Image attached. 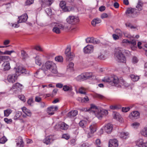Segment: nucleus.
I'll return each instance as SVG.
<instances>
[{"mask_svg": "<svg viewBox=\"0 0 147 147\" xmlns=\"http://www.w3.org/2000/svg\"><path fill=\"white\" fill-rule=\"evenodd\" d=\"M130 76L131 79L134 81H137L139 79L138 76L133 74L131 75Z\"/></svg>", "mask_w": 147, "mask_h": 147, "instance_id": "4c0bfd02", "label": "nucleus"}, {"mask_svg": "<svg viewBox=\"0 0 147 147\" xmlns=\"http://www.w3.org/2000/svg\"><path fill=\"white\" fill-rule=\"evenodd\" d=\"M128 43L131 45V47L132 50H135L136 49V46L135 40L133 39L130 41H129Z\"/></svg>", "mask_w": 147, "mask_h": 147, "instance_id": "4be33fe9", "label": "nucleus"}, {"mask_svg": "<svg viewBox=\"0 0 147 147\" xmlns=\"http://www.w3.org/2000/svg\"><path fill=\"white\" fill-rule=\"evenodd\" d=\"M86 124V122L84 120L81 121L79 123V125L80 126L84 127L85 126Z\"/></svg>", "mask_w": 147, "mask_h": 147, "instance_id": "de8ad7c7", "label": "nucleus"}, {"mask_svg": "<svg viewBox=\"0 0 147 147\" xmlns=\"http://www.w3.org/2000/svg\"><path fill=\"white\" fill-rule=\"evenodd\" d=\"M78 112L77 110L71 111L69 112L67 114V116L68 117H71L76 116L78 114Z\"/></svg>", "mask_w": 147, "mask_h": 147, "instance_id": "a878e982", "label": "nucleus"}, {"mask_svg": "<svg viewBox=\"0 0 147 147\" xmlns=\"http://www.w3.org/2000/svg\"><path fill=\"white\" fill-rule=\"evenodd\" d=\"M100 43V41L98 39L93 37V42L92 43L96 44H98Z\"/></svg>", "mask_w": 147, "mask_h": 147, "instance_id": "603ef678", "label": "nucleus"}, {"mask_svg": "<svg viewBox=\"0 0 147 147\" xmlns=\"http://www.w3.org/2000/svg\"><path fill=\"white\" fill-rule=\"evenodd\" d=\"M139 12L137 9L131 7L127 8L126 11V16L130 18H135L139 14Z\"/></svg>", "mask_w": 147, "mask_h": 147, "instance_id": "39448f33", "label": "nucleus"}, {"mask_svg": "<svg viewBox=\"0 0 147 147\" xmlns=\"http://www.w3.org/2000/svg\"><path fill=\"white\" fill-rule=\"evenodd\" d=\"M93 76L91 73H85L78 76L76 78L77 80L79 81L82 80H86L92 78Z\"/></svg>", "mask_w": 147, "mask_h": 147, "instance_id": "6e6552de", "label": "nucleus"}, {"mask_svg": "<svg viewBox=\"0 0 147 147\" xmlns=\"http://www.w3.org/2000/svg\"><path fill=\"white\" fill-rule=\"evenodd\" d=\"M118 146L117 140L116 139L110 140L109 142V147H117Z\"/></svg>", "mask_w": 147, "mask_h": 147, "instance_id": "f8f14e48", "label": "nucleus"}, {"mask_svg": "<svg viewBox=\"0 0 147 147\" xmlns=\"http://www.w3.org/2000/svg\"><path fill=\"white\" fill-rule=\"evenodd\" d=\"M18 77L16 73L10 74L8 76L7 80L9 82L13 83L17 80Z\"/></svg>", "mask_w": 147, "mask_h": 147, "instance_id": "9d476101", "label": "nucleus"}, {"mask_svg": "<svg viewBox=\"0 0 147 147\" xmlns=\"http://www.w3.org/2000/svg\"><path fill=\"white\" fill-rule=\"evenodd\" d=\"M90 132L94 133L96 131V126L95 124H93L90 125L89 127Z\"/></svg>", "mask_w": 147, "mask_h": 147, "instance_id": "c756f323", "label": "nucleus"}, {"mask_svg": "<svg viewBox=\"0 0 147 147\" xmlns=\"http://www.w3.org/2000/svg\"><path fill=\"white\" fill-rule=\"evenodd\" d=\"M136 144L139 147H146L147 144L143 142V140L142 139H138L136 142Z\"/></svg>", "mask_w": 147, "mask_h": 147, "instance_id": "a211bd4d", "label": "nucleus"}, {"mask_svg": "<svg viewBox=\"0 0 147 147\" xmlns=\"http://www.w3.org/2000/svg\"><path fill=\"white\" fill-rule=\"evenodd\" d=\"M7 58L8 57L7 56H0V60L1 61L7 59Z\"/></svg>", "mask_w": 147, "mask_h": 147, "instance_id": "0e129e2a", "label": "nucleus"}, {"mask_svg": "<svg viewBox=\"0 0 147 147\" xmlns=\"http://www.w3.org/2000/svg\"><path fill=\"white\" fill-rule=\"evenodd\" d=\"M63 90L65 92L71 91L72 90V87L67 85H64L63 87Z\"/></svg>", "mask_w": 147, "mask_h": 147, "instance_id": "c85d7f7f", "label": "nucleus"}, {"mask_svg": "<svg viewBox=\"0 0 147 147\" xmlns=\"http://www.w3.org/2000/svg\"><path fill=\"white\" fill-rule=\"evenodd\" d=\"M113 129V125L110 123H108L104 127V130L107 133H110Z\"/></svg>", "mask_w": 147, "mask_h": 147, "instance_id": "dca6fc26", "label": "nucleus"}, {"mask_svg": "<svg viewBox=\"0 0 147 147\" xmlns=\"http://www.w3.org/2000/svg\"><path fill=\"white\" fill-rule=\"evenodd\" d=\"M113 117L114 119L119 120L120 119L121 116L118 113H116L113 114Z\"/></svg>", "mask_w": 147, "mask_h": 147, "instance_id": "58836bf2", "label": "nucleus"}, {"mask_svg": "<svg viewBox=\"0 0 147 147\" xmlns=\"http://www.w3.org/2000/svg\"><path fill=\"white\" fill-rule=\"evenodd\" d=\"M66 21L68 23L74 25L79 22V20L76 16L70 15L66 18Z\"/></svg>", "mask_w": 147, "mask_h": 147, "instance_id": "423d86ee", "label": "nucleus"}, {"mask_svg": "<svg viewBox=\"0 0 147 147\" xmlns=\"http://www.w3.org/2000/svg\"><path fill=\"white\" fill-rule=\"evenodd\" d=\"M54 1V0H47V4L49 5H51L52 3Z\"/></svg>", "mask_w": 147, "mask_h": 147, "instance_id": "774afa93", "label": "nucleus"}, {"mask_svg": "<svg viewBox=\"0 0 147 147\" xmlns=\"http://www.w3.org/2000/svg\"><path fill=\"white\" fill-rule=\"evenodd\" d=\"M68 127V126L65 123H62L60 125V127L61 129L65 130L67 129Z\"/></svg>", "mask_w": 147, "mask_h": 147, "instance_id": "72a5a7b5", "label": "nucleus"}, {"mask_svg": "<svg viewBox=\"0 0 147 147\" xmlns=\"http://www.w3.org/2000/svg\"><path fill=\"white\" fill-rule=\"evenodd\" d=\"M54 25V27L53 28L52 31L53 32L57 34L60 33L61 29H63L64 26L62 24L57 23H53Z\"/></svg>", "mask_w": 147, "mask_h": 147, "instance_id": "0eeeda50", "label": "nucleus"}, {"mask_svg": "<svg viewBox=\"0 0 147 147\" xmlns=\"http://www.w3.org/2000/svg\"><path fill=\"white\" fill-rule=\"evenodd\" d=\"M2 69L4 71L9 70L10 68V64L9 62L6 61L4 62L2 65Z\"/></svg>", "mask_w": 147, "mask_h": 147, "instance_id": "2eb2a0df", "label": "nucleus"}, {"mask_svg": "<svg viewBox=\"0 0 147 147\" xmlns=\"http://www.w3.org/2000/svg\"><path fill=\"white\" fill-rule=\"evenodd\" d=\"M143 3L142 2L141 0H139L137 5L136 6V7L138 9V11H141L142 9Z\"/></svg>", "mask_w": 147, "mask_h": 147, "instance_id": "7c9ffc66", "label": "nucleus"}, {"mask_svg": "<svg viewBox=\"0 0 147 147\" xmlns=\"http://www.w3.org/2000/svg\"><path fill=\"white\" fill-rule=\"evenodd\" d=\"M15 69H16V73H24L25 74H26V69L24 67H23L22 66H20L16 67H15Z\"/></svg>", "mask_w": 147, "mask_h": 147, "instance_id": "4468645a", "label": "nucleus"}, {"mask_svg": "<svg viewBox=\"0 0 147 147\" xmlns=\"http://www.w3.org/2000/svg\"><path fill=\"white\" fill-rule=\"evenodd\" d=\"M93 37H89L86 39V41L87 43H92L93 42Z\"/></svg>", "mask_w": 147, "mask_h": 147, "instance_id": "09e8293b", "label": "nucleus"}, {"mask_svg": "<svg viewBox=\"0 0 147 147\" xmlns=\"http://www.w3.org/2000/svg\"><path fill=\"white\" fill-rule=\"evenodd\" d=\"M125 81L123 79H120L119 80V82L118 84L120 86H123L124 85V83Z\"/></svg>", "mask_w": 147, "mask_h": 147, "instance_id": "bf43d9fd", "label": "nucleus"}, {"mask_svg": "<svg viewBox=\"0 0 147 147\" xmlns=\"http://www.w3.org/2000/svg\"><path fill=\"white\" fill-rule=\"evenodd\" d=\"M130 108L129 107H123L122 109V111L123 112H126L129 111Z\"/></svg>", "mask_w": 147, "mask_h": 147, "instance_id": "e2e57ef3", "label": "nucleus"}, {"mask_svg": "<svg viewBox=\"0 0 147 147\" xmlns=\"http://www.w3.org/2000/svg\"><path fill=\"white\" fill-rule=\"evenodd\" d=\"M102 81L105 82H111V77H104L102 80Z\"/></svg>", "mask_w": 147, "mask_h": 147, "instance_id": "c9c22d12", "label": "nucleus"}, {"mask_svg": "<svg viewBox=\"0 0 147 147\" xmlns=\"http://www.w3.org/2000/svg\"><path fill=\"white\" fill-rule=\"evenodd\" d=\"M12 112L10 109H8L4 111V115L5 116L8 117Z\"/></svg>", "mask_w": 147, "mask_h": 147, "instance_id": "e433bc0d", "label": "nucleus"}, {"mask_svg": "<svg viewBox=\"0 0 147 147\" xmlns=\"http://www.w3.org/2000/svg\"><path fill=\"white\" fill-rule=\"evenodd\" d=\"M79 92L81 94H84L85 95L86 94V92H85V89L83 87L80 88L79 89Z\"/></svg>", "mask_w": 147, "mask_h": 147, "instance_id": "49530a36", "label": "nucleus"}, {"mask_svg": "<svg viewBox=\"0 0 147 147\" xmlns=\"http://www.w3.org/2000/svg\"><path fill=\"white\" fill-rule=\"evenodd\" d=\"M115 57L118 61L123 63L125 61L126 58L123 54H128L129 52L128 51L125 50L121 48H117L115 49Z\"/></svg>", "mask_w": 147, "mask_h": 147, "instance_id": "7ed1b4c3", "label": "nucleus"}, {"mask_svg": "<svg viewBox=\"0 0 147 147\" xmlns=\"http://www.w3.org/2000/svg\"><path fill=\"white\" fill-rule=\"evenodd\" d=\"M41 69L43 70L46 69L49 70L50 72L53 74H56L58 73L56 65L51 61H47L45 64L42 66Z\"/></svg>", "mask_w": 147, "mask_h": 147, "instance_id": "20e7f679", "label": "nucleus"}, {"mask_svg": "<svg viewBox=\"0 0 147 147\" xmlns=\"http://www.w3.org/2000/svg\"><path fill=\"white\" fill-rule=\"evenodd\" d=\"M111 84L113 85H116L118 84L119 82V80L118 77L115 76H114L111 77Z\"/></svg>", "mask_w": 147, "mask_h": 147, "instance_id": "412c9836", "label": "nucleus"}, {"mask_svg": "<svg viewBox=\"0 0 147 147\" xmlns=\"http://www.w3.org/2000/svg\"><path fill=\"white\" fill-rule=\"evenodd\" d=\"M74 64L72 62H70L67 66V69L70 70L73 69Z\"/></svg>", "mask_w": 147, "mask_h": 147, "instance_id": "37998d69", "label": "nucleus"}, {"mask_svg": "<svg viewBox=\"0 0 147 147\" xmlns=\"http://www.w3.org/2000/svg\"><path fill=\"white\" fill-rule=\"evenodd\" d=\"M82 111H89L90 113H94L99 119H101L103 115H106L108 113L107 111L100 108H98L94 104H91L89 109H87L84 108L81 109Z\"/></svg>", "mask_w": 147, "mask_h": 147, "instance_id": "f257e3e1", "label": "nucleus"}, {"mask_svg": "<svg viewBox=\"0 0 147 147\" xmlns=\"http://www.w3.org/2000/svg\"><path fill=\"white\" fill-rule=\"evenodd\" d=\"M28 18L27 15L26 13H24L21 16L18 17L19 20L18 21V23L25 22Z\"/></svg>", "mask_w": 147, "mask_h": 147, "instance_id": "ddd939ff", "label": "nucleus"}, {"mask_svg": "<svg viewBox=\"0 0 147 147\" xmlns=\"http://www.w3.org/2000/svg\"><path fill=\"white\" fill-rule=\"evenodd\" d=\"M14 52V51H5L2 54H6V55H10L12 53H13Z\"/></svg>", "mask_w": 147, "mask_h": 147, "instance_id": "4d7b16f0", "label": "nucleus"}, {"mask_svg": "<svg viewBox=\"0 0 147 147\" xmlns=\"http://www.w3.org/2000/svg\"><path fill=\"white\" fill-rule=\"evenodd\" d=\"M22 115V113L21 112L18 111L16 113L15 116L14 117L13 119L14 120H17Z\"/></svg>", "mask_w": 147, "mask_h": 147, "instance_id": "79ce46f5", "label": "nucleus"}, {"mask_svg": "<svg viewBox=\"0 0 147 147\" xmlns=\"http://www.w3.org/2000/svg\"><path fill=\"white\" fill-rule=\"evenodd\" d=\"M60 6L63 11H64V9L66 7L65 2L63 1H61L60 3Z\"/></svg>", "mask_w": 147, "mask_h": 147, "instance_id": "f704fd0d", "label": "nucleus"}, {"mask_svg": "<svg viewBox=\"0 0 147 147\" xmlns=\"http://www.w3.org/2000/svg\"><path fill=\"white\" fill-rule=\"evenodd\" d=\"M94 51V46L91 45H87L83 49V51L85 53L90 54L92 53Z\"/></svg>", "mask_w": 147, "mask_h": 147, "instance_id": "9b49d317", "label": "nucleus"}, {"mask_svg": "<svg viewBox=\"0 0 147 147\" xmlns=\"http://www.w3.org/2000/svg\"><path fill=\"white\" fill-rule=\"evenodd\" d=\"M139 113L138 111H134L130 114L129 117L132 119H136L139 117Z\"/></svg>", "mask_w": 147, "mask_h": 147, "instance_id": "aec40b11", "label": "nucleus"}, {"mask_svg": "<svg viewBox=\"0 0 147 147\" xmlns=\"http://www.w3.org/2000/svg\"><path fill=\"white\" fill-rule=\"evenodd\" d=\"M147 128H145L144 129H143L141 131L142 135L145 137H147Z\"/></svg>", "mask_w": 147, "mask_h": 147, "instance_id": "c03bdc74", "label": "nucleus"}, {"mask_svg": "<svg viewBox=\"0 0 147 147\" xmlns=\"http://www.w3.org/2000/svg\"><path fill=\"white\" fill-rule=\"evenodd\" d=\"M95 96L96 97L100 99H102L104 98V96L103 95L98 94H96Z\"/></svg>", "mask_w": 147, "mask_h": 147, "instance_id": "052dcab7", "label": "nucleus"}, {"mask_svg": "<svg viewBox=\"0 0 147 147\" xmlns=\"http://www.w3.org/2000/svg\"><path fill=\"white\" fill-rule=\"evenodd\" d=\"M22 110L23 112L25 113L26 115L29 117H30L32 115V113L30 111L27 109L26 107H24L22 108Z\"/></svg>", "mask_w": 147, "mask_h": 147, "instance_id": "5701e85b", "label": "nucleus"}, {"mask_svg": "<svg viewBox=\"0 0 147 147\" xmlns=\"http://www.w3.org/2000/svg\"><path fill=\"white\" fill-rule=\"evenodd\" d=\"M112 36L114 40H115L119 39V37H120L116 34H113Z\"/></svg>", "mask_w": 147, "mask_h": 147, "instance_id": "680f3d73", "label": "nucleus"}, {"mask_svg": "<svg viewBox=\"0 0 147 147\" xmlns=\"http://www.w3.org/2000/svg\"><path fill=\"white\" fill-rule=\"evenodd\" d=\"M71 48L70 47H68L66 49L65 54L66 55V59L68 61H71L73 59L74 55L73 54L71 53L70 51Z\"/></svg>", "mask_w": 147, "mask_h": 147, "instance_id": "1a4fd4ad", "label": "nucleus"}, {"mask_svg": "<svg viewBox=\"0 0 147 147\" xmlns=\"http://www.w3.org/2000/svg\"><path fill=\"white\" fill-rule=\"evenodd\" d=\"M120 137L123 139H126L129 137V134L127 132H122L120 135Z\"/></svg>", "mask_w": 147, "mask_h": 147, "instance_id": "393cba45", "label": "nucleus"}, {"mask_svg": "<svg viewBox=\"0 0 147 147\" xmlns=\"http://www.w3.org/2000/svg\"><path fill=\"white\" fill-rule=\"evenodd\" d=\"M16 146L17 147H23L24 142L22 138L21 137H19L16 140Z\"/></svg>", "mask_w": 147, "mask_h": 147, "instance_id": "6ab92c4d", "label": "nucleus"}, {"mask_svg": "<svg viewBox=\"0 0 147 147\" xmlns=\"http://www.w3.org/2000/svg\"><path fill=\"white\" fill-rule=\"evenodd\" d=\"M7 140V139L5 136H3L2 138L0 139V143L1 144H4Z\"/></svg>", "mask_w": 147, "mask_h": 147, "instance_id": "8fccbe9b", "label": "nucleus"}, {"mask_svg": "<svg viewBox=\"0 0 147 147\" xmlns=\"http://www.w3.org/2000/svg\"><path fill=\"white\" fill-rule=\"evenodd\" d=\"M101 20L100 19L96 18L93 19L91 22V24L94 26H95L97 24L100 23Z\"/></svg>", "mask_w": 147, "mask_h": 147, "instance_id": "b1692460", "label": "nucleus"}, {"mask_svg": "<svg viewBox=\"0 0 147 147\" xmlns=\"http://www.w3.org/2000/svg\"><path fill=\"white\" fill-rule=\"evenodd\" d=\"M74 9V8L72 7H66L64 9V11L65 12H69L72 11Z\"/></svg>", "mask_w": 147, "mask_h": 147, "instance_id": "a18cd8bd", "label": "nucleus"}, {"mask_svg": "<svg viewBox=\"0 0 147 147\" xmlns=\"http://www.w3.org/2000/svg\"><path fill=\"white\" fill-rule=\"evenodd\" d=\"M115 34L121 37L122 36V32L119 29H116L115 31Z\"/></svg>", "mask_w": 147, "mask_h": 147, "instance_id": "ea45409f", "label": "nucleus"}, {"mask_svg": "<svg viewBox=\"0 0 147 147\" xmlns=\"http://www.w3.org/2000/svg\"><path fill=\"white\" fill-rule=\"evenodd\" d=\"M21 55L23 58H25L27 56V55L26 52L24 50H22L21 51Z\"/></svg>", "mask_w": 147, "mask_h": 147, "instance_id": "864d4df0", "label": "nucleus"}, {"mask_svg": "<svg viewBox=\"0 0 147 147\" xmlns=\"http://www.w3.org/2000/svg\"><path fill=\"white\" fill-rule=\"evenodd\" d=\"M62 138L66 140H68L69 138V136L67 134H64L63 135Z\"/></svg>", "mask_w": 147, "mask_h": 147, "instance_id": "338daca9", "label": "nucleus"}, {"mask_svg": "<svg viewBox=\"0 0 147 147\" xmlns=\"http://www.w3.org/2000/svg\"><path fill=\"white\" fill-rule=\"evenodd\" d=\"M51 137V136H49L46 137L43 141V143L46 144H50Z\"/></svg>", "mask_w": 147, "mask_h": 147, "instance_id": "cd10ccee", "label": "nucleus"}, {"mask_svg": "<svg viewBox=\"0 0 147 147\" xmlns=\"http://www.w3.org/2000/svg\"><path fill=\"white\" fill-rule=\"evenodd\" d=\"M43 76L42 73L40 69L38 70L35 74L34 76L36 78H40L42 77Z\"/></svg>", "mask_w": 147, "mask_h": 147, "instance_id": "bb28decb", "label": "nucleus"}, {"mask_svg": "<svg viewBox=\"0 0 147 147\" xmlns=\"http://www.w3.org/2000/svg\"><path fill=\"white\" fill-rule=\"evenodd\" d=\"M4 121L7 123H10L12 122V120L11 119H8L7 118L4 119Z\"/></svg>", "mask_w": 147, "mask_h": 147, "instance_id": "13d9d810", "label": "nucleus"}, {"mask_svg": "<svg viewBox=\"0 0 147 147\" xmlns=\"http://www.w3.org/2000/svg\"><path fill=\"white\" fill-rule=\"evenodd\" d=\"M35 58V59L36 63L37 65L39 66H40L41 64V58L38 56H36Z\"/></svg>", "mask_w": 147, "mask_h": 147, "instance_id": "2f4dec72", "label": "nucleus"}, {"mask_svg": "<svg viewBox=\"0 0 147 147\" xmlns=\"http://www.w3.org/2000/svg\"><path fill=\"white\" fill-rule=\"evenodd\" d=\"M140 123L138 122H134L133 123H132L131 124V126L132 127H133L134 128H137L139 126Z\"/></svg>", "mask_w": 147, "mask_h": 147, "instance_id": "3c124183", "label": "nucleus"}, {"mask_svg": "<svg viewBox=\"0 0 147 147\" xmlns=\"http://www.w3.org/2000/svg\"><path fill=\"white\" fill-rule=\"evenodd\" d=\"M45 11L48 15H51L52 14V10L50 8L46 9Z\"/></svg>", "mask_w": 147, "mask_h": 147, "instance_id": "5fc2aeb1", "label": "nucleus"}, {"mask_svg": "<svg viewBox=\"0 0 147 147\" xmlns=\"http://www.w3.org/2000/svg\"><path fill=\"white\" fill-rule=\"evenodd\" d=\"M54 108L51 107L48 108L47 112L48 114L50 115H52L54 114Z\"/></svg>", "mask_w": 147, "mask_h": 147, "instance_id": "473e14b6", "label": "nucleus"}, {"mask_svg": "<svg viewBox=\"0 0 147 147\" xmlns=\"http://www.w3.org/2000/svg\"><path fill=\"white\" fill-rule=\"evenodd\" d=\"M55 60L58 62H61L63 61V58L61 56H58L55 58Z\"/></svg>", "mask_w": 147, "mask_h": 147, "instance_id": "a19ab883", "label": "nucleus"}, {"mask_svg": "<svg viewBox=\"0 0 147 147\" xmlns=\"http://www.w3.org/2000/svg\"><path fill=\"white\" fill-rule=\"evenodd\" d=\"M34 2V0H27L25 3L26 5H29L32 4Z\"/></svg>", "mask_w": 147, "mask_h": 147, "instance_id": "6e6d98bb", "label": "nucleus"}, {"mask_svg": "<svg viewBox=\"0 0 147 147\" xmlns=\"http://www.w3.org/2000/svg\"><path fill=\"white\" fill-rule=\"evenodd\" d=\"M115 57L118 61L123 63L125 61L126 58L123 54H128L129 52L128 51L125 50L121 48H117L115 49Z\"/></svg>", "mask_w": 147, "mask_h": 147, "instance_id": "f03ea898", "label": "nucleus"}, {"mask_svg": "<svg viewBox=\"0 0 147 147\" xmlns=\"http://www.w3.org/2000/svg\"><path fill=\"white\" fill-rule=\"evenodd\" d=\"M23 88V85L19 83L14 84L11 89L15 90H21Z\"/></svg>", "mask_w": 147, "mask_h": 147, "instance_id": "f3484780", "label": "nucleus"}, {"mask_svg": "<svg viewBox=\"0 0 147 147\" xmlns=\"http://www.w3.org/2000/svg\"><path fill=\"white\" fill-rule=\"evenodd\" d=\"M94 133L90 131L87 133V136L88 138H90L93 136V134Z\"/></svg>", "mask_w": 147, "mask_h": 147, "instance_id": "69168bd1", "label": "nucleus"}]
</instances>
